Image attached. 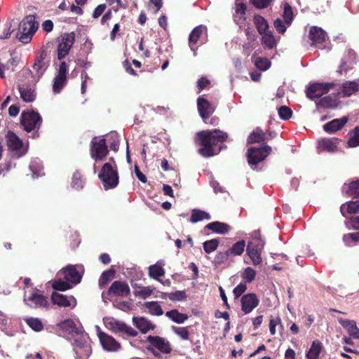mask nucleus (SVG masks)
<instances>
[{
	"label": "nucleus",
	"mask_w": 359,
	"mask_h": 359,
	"mask_svg": "<svg viewBox=\"0 0 359 359\" xmlns=\"http://www.w3.org/2000/svg\"><path fill=\"white\" fill-rule=\"evenodd\" d=\"M20 97L26 102H32L35 99L34 90L30 87L18 86Z\"/></svg>",
	"instance_id": "58836bf2"
},
{
	"label": "nucleus",
	"mask_w": 359,
	"mask_h": 359,
	"mask_svg": "<svg viewBox=\"0 0 359 359\" xmlns=\"http://www.w3.org/2000/svg\"><path fill=\"white\" fill-rule=\"evenodd\" d=\"M7 145L13 151H18L22 147V140L13 133L8 131L7 134Z\"/></svg>",
	"instance_id": "7c9ffc66"
},
{
	"label": "nucleus",
	"mask_w": 359,
	"mask_h": 359,
	"mask_svg": "<svg viewBox=\"0 0 359 359\" xmlns=\"http://www.w3.org/2000/svg\"><path fill=\"white\" fill-rule=\"evenodd\" d=\"M265 245L264 241L262 238L259 231H255L252 240L248 243L247 247L262 251Z\"/></svg>",
	"instance_id": "473e14b6"
},
{
	"label": "nucleus",
	"mask_w": 359,
	"mask_h": 359,
	"mask_svg": "<svg viewBox=\"0 0 359 359\" xmlns=\"http://www.w3.org/2000/svg\"><path fill=\"white\" fill-rule=\"evenodd\" d=\"M110 161H112L113 165L110 163H105L98 175L105 190L116 187L119 182L116 164L113 158H110Z\"/></svg>",
	"instance_id": "f03ea898"
},
{
	"label": "nucleus",
	"mask_w": 359,
	"mask_h": 359,
	"mask_svg": "<svg viewBox=\"0 0 359 359\" xmlns=\"http://www.w3.org/2000/svg\"><path fill=\"white\" fill-rule=\"evenodd\" d=\"M205 228L219 234H226L230 230L229 224L218 221L208 224Z\"/></svg>",
	"instance_id": "cd10ccee"
},
{
	"label": "nucleus",
	"mask_w": 359,
	"mask_h": 359,
	"mask_svg": "<svg viewBox=\"0 0 359 359\" xmlns=\"http://www.w3.org/2000/svg\"><path fill=\"white\" fill-rule=\"evenodd\" d=\"M254 24L259 33L262 34L269 32V23L266 19L260 15H255L253 18Z\"/></svg>",
	"instance_id": "72a5a7b5"
},
{
	"label": "nucleus",
	"mask_w": 359,
	"mask_h": 359,
	"mask_svg": "<svg viewBox=\"0 0 359 359\" xmlns=\"http://www.w3.org/2000/svg\"><path fill=\"white\" fill-rule=\"evenodd\" d=\"M53 288L57 291H66L72 287L71 283L67 280H62L61 278L55 280L53 285Z\"/></svg>",
	"instance_id": "8fccbe9b"
},
{
	"label": "nucleus",
	"mask_w": 359,
	"mask_h": 359,
	"mask_svg": "<svg viewBox=\"0 0 359 359\" xmlns=\"http://www.w3.org/2000/svg\"><path fill=\"white\" fill-rule=\"evenodd\" d=\"M343 191L353 198H359V180L345 183L343 187Z\"/></svg>",
	"instance_id": "c756f323"
},
{
	"label": "nucleus",
	"mask_w": 359,
	"mask_h": 359,
	"mask_svg": "<svg viewBox=\"0 0 359 359\" xmlns=\"http://www.w3.org/2000/svg\"><path fill=\"white\" fill-rule=\"evenodd\" d=\"M203 32H207V27L205 25H201L196 27L189 34V46L194 54L198 49V42Z\"/></svg>",
	"instance_id": "4468645a"
},
{
	"label": "nucleus",
	"mask_w": 359,
	"mask_h": 359,
	"mask_svg": "<svg viewBox=\"0 0 359 359\" xmlns=\"http://www.w3.org/2000/svg\"><path fill=\"white\" fill-rule=\"evenodd\" d=\"M271 147L264 144L260 147H252L247 150L248 163L252 169L255 170L256 166L271 153Z\"/></svg>",
	"instance_id": "20e7f679"
},
{
	"label": "nucleus",
	"mask_w": 359,
	"mask_h": 359,
	"mask_svg": "<svg viewBox=\"0 0 359 359\" xmlns=\"http://www.w3.org/2000/svg\"><path fill=\"white\" fill-rule=\"evenodd\" d=\"M286 23L280 18H277L274 20L273 25L277 32L280 34H284L287 29Z\"/></svg>",
	"instance_id": "774afa93"
},
{
	"label": "nucleus",
	"mask_w": 359,
	"mask_h": 359,
	"mask_svg": "<svg viewBox=\"0 0 359 359\" xmlns=\"http://www.w3.org/2000/svg\"><path fill=\"white\" fill-rule=\"evenodd\" d=\"M241 310L248 314L259 305V300L255 293H248L241 297Z\"/></svg>",
	"instance_id": "f8f14e48"
},
{
	"label": "nucleus",
	"mask_w": 359,
	"mask_h": 359,
	"mask_svg": "<svg viewBox=\"0 0 359 359\" xmlns=\"http://www.w3.org/2000/svg\"><path fill=\"white\" fill-rule=\"evenodd\" d=\"M326 32L320 27L313 26L309 32V39L312 41L311 45L321 44L325 41Z\"/></svg>",
	"instance_id": "f3484780"
},
{
	"label": "nucleus",
	"mask_w": 359,
	"mask_h": 359,
	"mask_svg": "<svg viewBox=\"0 0 359 359\" xmlns=\"http://www.w3.org/2000/svg\"><path fill=\"white\" fill-rule=\"evenodd\" d=\"M359 90V83L355 81H347L341 84L339 95L343 97H350Z\"/></svg>",
	"instance_id": "a211bd4d"
},
{
	"label": "nucleus",
	"mask_w": 359,
	"mask_h": 359,
	"mask_svg": "<svg viewBox=\"0 0 359 359\" xmlns=\"http://www.w3.org/2000/svg\"><path fill=\"white\" fill-rule=\"evenodd\" d=\"M279 116L283 120H288L292 117V109L285 106H281L278 109Z\"/></svg>",
	"instance_id": "680f3d73"
},
{
	"label": "nucleus",
	"mask_w": 359,
	"mask_h": 359,
	"mask_svg": "<svg viewBox=\"0 0 359 359\" xmlns=\"http://www.w3.org/2000/svg\"><path fill=\"white\" fill-rule=\"evenodd\" d=\"M266 139V133H265L260 128L257 127L249 135L247 139L248 144H255L264 142Z\"/></svg>",
	"instance_id": "c85d7f7f"
},
{
	"label": "nucleus",
	"mask_w": 359,
	"mask_h": 359,
	"mask_svg": "<svg viewBox=\"0 0 359 359\" xmlns=\"http://www.w3.org/2000/svg\"><path fill=\"white\" fill-rule=\"evenodd\" d=\"M340 212L344 217H346V214L359 213V201H351L343 203L340 207Z\"/></svg>",
	"instance_id": "bb28decb"
},
{
	"label": "nucleus",
	"mask_w": 359,
	"mask_h": 359,
	"mask_svg": "<svg viewBox=\"0 0 359 359\" xmlns=\"http://www.w3.org/2000/svg\"><path fill=\"white\" fill-rule=\"evenodd\" d=\"M261 35L262 36V43L265 48L271 50L276 48L277 43L271 31H269Z\"/></svg>",
	"instance_id": "e433bc0d"
},
{
	"label": "nucleus",
	"mask_w": 359,
	"mask_h": 359,
	"mask_svg": "<svg viewBox=\"0 0 359 359\" xmlns=\"http://www.w3.org/2000/svg\"><path fill=\"white\" fill-rule=\"evenodd\" d=\"M107 294L113 297H127L130 294V289L126 281L115 280L109 287Z\"/></svg>",
	"instance_id": "9b49d317"
},
{
	"label": "nucleus",
	"mask_w": 359,
	"mask_h": 359,
	"mask_svg": "<svg viewBox=\"0 0 359 359\" xmlns=\"http://www.w3.org/2000/svg\"><path fill=\"white\" fill-rule=\"evenodd\" d=\"M20 122L25 131L28 133L34 131L33 137H39L38 130L42 123V117L37 111H23Z\"/></svg>",
	"instance_id": "7ed1b4c3"
},
{
	"label": "nucleus",
	"mask_w": 359,
	"mask_h": 359,
	"mask_svg": "<svg viewBox=\"0 0 359 359\" xmlns=\"http://www.w3.org/2000/svg\"><path fill=\"white\" fill-rule=\"evenodd\" d=\"M47 53L45 50H42L40 52L39 55L36 57L32 67L36 72L38 78H40L46 71L47 67L45 59L46 57Z\"/></svg>",
	"instance_id": "4be33fe9"
},
{
	"label": "nucleus",
	"mask_w": 359,
	"mask_h": 359,
	"mask_svg": "<svg viewBox=\"0 0 359 359\" xmlns=\"http://www.w3.org/2000/svg\"><path fill=\"white\" fill-rule=\"evenodd\" d=\"M24 320L27 325L35 332H41L43 329V324L38 318L27 317Z\"/></svg>",
	"instance_id": "37998d69"
},
{
	"label": "nucleus",
	"mask_w": 359,
	"mask_h": 359,
	"mask_svg": "<svg viewBox=\"0 0 359 359\" xmlns=\"http://www.w3.org/2000/svg\"><path fill=\"white\" fill-rule=\"evenodd\" d=\"M100 342L105 350L116 351L119 347V344L112 337L104 333L100 334Z\"/></svg>",
	"instance_id": "393cba45"
},
{
	"label": "nucleus",
	"mask_w": 359,
	"mask_h": 359,
	"mask_svg": "<svg viewBox=\"0 0 359 359\" xmlns=\"http://www.w3.org/2000/svg\"><path fill=\"white\" fill-rule=\"evenodd\" d=\"M197 107L200 116L203 121L207 123V119L210 118L215 110V107L203 97H199L197 99Z\"/></svg>",
	"instance_id": "ddd939ff"
},
{
	"label": "nucleus",
	"mask_w": 359,
	"mask_h": 359,
	"mask_svg": "<svg viewBox=\"0 0 359 359\" xmlns=\"http://www.w3.org/2000/svg\"><path fill=\"white\" fill-rule=\"evenodd\" d=\"M228 140L229 134L219 129L201 130L194 137L198 153L206 158L217 156L226 149L225 142Z\"/></svg>",
	"instance_id": "f257e3e1"
},
{
	"label": "nucleus",
	"mask_w": 359,
	"mask_h": 359,
	"mask_svg": "<svg viewBox=\"0 0 359 359\" xmlns=\"http://www.w3.org/2000/svg\"><path fill=\"white\" fill-rule=\"evenodd\" d=\"M36 292L32 293L27 299L24 298V301L31 302L32 304H27L30 307L34 308H39V307H46L48 306V297L39 294L37 292L39 291L37 289H35Z\"/></svg>",
	"instance_id": "dca6fc26"
},
{
	"label": "nucleus",
	"mask_w": 359,
	"mask_h": 359,
	"mask_svg": "<svg viewBox=\"0 0 359 359\" xmlns=\"http://www.w3.org/2000/svg\"><path fill=\"white\" fill-rule=\"evenodd\" d=\"M219 241L216 238L206 241L203 243L204 251L210 254L217 250L219 245Z\"/></svg>",
	"instance_id": "5fc2aeb1"
},
{
	"label": "nucleus",
	"mask_w": 359,
	"mask_h": 359,
	"mask_svg": "<svg viewBox=\"0 0 359 359\" xmlns=\"http://www.w3.org/2000/svg\"><path fill=\"white\" fill-rule=\"evenodd\" d=\"M38 29V22L32 16H27L19 25L18 31L34 34Z\"/></svg>",
	"instance_id": "412c9836"
},
{
	"label": "nucleus",
	"mask_w": 359,
	"mask_h": 359,
	"mask_svg": "<svg viewBox=\"0 0 359 359\" xmlns=\"http://www.w3.org/2000/svg\"><path fill=\"white\" fill-rule=\"evenodd\" d=\"M246 10L247 6L245 0H236L235 11L236 14L240 15L241 18H245Z\"/></svg>",
	"instance_id": "13d9d810"
},
{
	"label": "nucleus",
	"mask_w": 359,
	"mask_h": 359,
	"mask_svg": "<svg viewBox=\"0 0 359 359\" xmlns=\"http://www.w3.org/2000/svg\"><path fill=\"white\" fill-rule=\"evenodd\" d=\"M339 142L340 140L337 137L322 138L318 140V147L323 151H334Z\"/></svg>",
	"instance_id": "b1692460"
},
{
	"label": "nucleus",
	"mask_w": 359,
	"mask_h": 359,
	"mask_svg": "<svg viewBox=\"0 0 359 359\" xmlns=\"http://www.w3.org/2000/svg\"><path fill=\"white\" fill-rule=\"evenodd\" d=\"M316 107L320 109H334L337 104L336 100L330 96H325L319 99L316 102Z\"/></svg>",
	"instance_id": "c9c22d12"
},
{
	"label": "nucleus",
	"mask_w": 359,
	"mask_h": 359,
	"mask_svg": "<svg viewBox=\"0 0 359 359\" xmlns=\"http://www.w3.org/2000/svg\"><path fill=\"white\" fill-rule=\"evenodd\" d=\"M145 306L148 309L149 313L153 316H161L163 313L161 306L157 302H146Z\"/></svg>",
	"instance_id": "de8ad7c7"
},
{
	"label": "nucleus",
	"mask_w": 359,
	"mask_h": 359,
	"mask_svg": "<svg viewBox=\"0 0 359 359\" xmlns=\"http://www.w3.org/2000/svg\"><path fill=\"white\" fill-rule=\"evenodd\" d=\"M133 323L143 334H146L150 330L155 328V325H152L149 320L143 317H133Z\"/></svg>",
	"instance_id": "a878e982"
},
{
	"label": "nucleus",
	"mask_w": 359,
	"mask_h": 359,
	"mask_svg": "<svg viewBox=\"0 0 359 359\" xmlns=\"http://www.w3.org/2000/svg\"><path fill=\"white\" fill-rule=\"evenodd\" d=\"M68 65L66 62L62 61L59 67L57 73L53 79V91L55 94L60 93L67 83V74Z\"/></svg>",
	"instance_id": "1a4fd4ad"
},
{
	"label": "nucleus",
	"mask_w": 359,
	"mask_h": 359,
	"mask_svg": "<svg viewBox=\"0 0 359 359\" xmlns=\"http://www.w3.org/2000/svg\"><path fill=\"white\" fill-rule=\"evenodd\" d=\"M230 257L228 251L225 252H219L215 257L212 263L215 266H220L221 264L227 262L228 259Z\"/></svg>",
	"instance_id": "6e6d98bb"
},
{
	"label": "nucleus",
	"mask_w": 359,
	"mask_h": 359,
	"mask_svg": "<svg viewBox=\"0 0 359 359\" xmlns=\"http://www.w3.org/2000/svg\"><path fill=\"white\" fill-rule=\"evenodd\" d=\"M339 323L346 330L348 334L353 339H359V328L357 327L356 323L354 320L339 318Z\"/></svg>",
	"instance_id": "5701e85b"
},
{
	"label": "nucleus",
	"mask_w": 359,
	"mask_h": 359,
	"mask_svg": "<svg viewBox=\"0 0 359 359\" xmlns=\"http://www.w3.org/2000/svg\"><path fill=\"white\" fill-rule=\"evenodd\" d=\"M351 137L347 142L349 147L359 146V126L355 127L353 131L350 132Z\"/></svg>",
	"instance_id": "603ef678"
},
{
	"label": "nucleus",
	"mask_w": 359,
	"mask_h": 359,
	"mask_svg": "<svg viewBox=\"0 0 359 359\" xmlns=\"http://www.w3.org/2000/svg\"><path fill=\"white\" fill-rule=\"evenodd\" d=\"M111 330L115 333H122L128 337H136L138 332L132 327L128 325L123 322L114 320L110 323Z\"/></svg>",
	"instance_id": "2eb2a0df"
},
{
	"label": "nucleus",
	"mask_w": 359,
	"mask_h": 359,
	"mask_svg": "<svg viewBox=\"0 0 359 359\" xmlns=\"http://www.w3.org/2000/svg\"><path fill=\"white\" fill-rule=\"evenodd\" d=\"M115 273L116 271L113 266H111L109 269L103 271L99 279L100 287H102L108 284L114 278Z\"/></svg>",
	"instance_id": "79ce46f5"
},
{
	"label": "nucleus",
	"mask_w": 359,
	"mask_h": 359,
	"mask_svg": "<svg viewBox=\"0 0 359 359\" xmlns=\"http://www.w3.org/2000/svg\"><path fill=\"white\" fill-rule=\"evenodd\" d=\"M75 42V34L65 33L61 36V40L57 45V58L62 60L69 53V50Z\"/></svg>",
	"instance_id": "9d476101"
},
{
	"label": "nucleus",
	"mask_w": 359,
	"mask_h": 359,
	"mask_svg": "<svg viewBox=\"0 0 359 359\" xmlns=\"http://www.w3.org/2000/svg\"><path fill=\"white\" fill-rule=\"evenodd\" d=\"M348 118L347 116H343L341 118H335L332 121L325 123L323 126V130L329 133H335L341 130L344 125L348 122Z\"/></svg>",
	"instance_id": "6ab92c4d"
},
{
	"label": "nucleus",
	"mask_w": 359,
	"mask_h": 359,
	"mask_svg": "<svg viewBox=\"0 0 359 359\" xmlns=\"http://www.w3.org/2000/svg\"><path fill=\"white\" fill-rule=\"evenodd\" d=\"M172 330L182 339L187 340L189 337V332L187 327H173Z\"/></svg>",
	"instance_id": "e2e57ef3"
},
{
	"label": "nucleus",
	"mask_w": 359,
	"mask_h": 359,
	"mask_svg": "<svg viewBox=\"0 0 359 359\" xmlns=\"http://www.w3.org/2000/svg\"><path fill=\"white\" fill-rule=\"evenodd\" d=\"M256 271L251 267H247L242 273V278L247 282L251 283L255 280Z\"/></svg>",
	"instance_id": "0e129e2a"
},
{
	"label": "nucleus",
	"mask_w": 359,
	"mask_h": 359,
	"mask_svg": "<svg viewBox=\"0 0 359 359\" xmlns=\"http://www.w3.org/2000/svg\"><path fill=\"white\" fill-rule=\"evenodd\" d=\"M84 180L79 171H76L73 174L72 180V187L77 190L81 189L83 187Z\"/></svg>",
	"instance_id": "3c124183"
},
{
	"label": "nucleus",
	"mask_w": 359,
	"mask_h": 359,
	"mask_svg": "<svg viewBox=\"0 0 359 359\" xmlns=\"http://www.w3.org/2000/svg\"><path fill=\"white\" fill-rule=\"evenodd\" d=\"M84 273V267L81 264H68L62 268L57 275L62 277L65 280L72 285H77L81 283Z\"/></svg>",
	"instance_id": "39448f33"
},
{
	"label": "nucleus",
	"mask_w": 359,
	"mask_h": 359,
	"mask_svg": "<svg viewBox=\"0 0 359 359\" xmlns=\"http://www.w3.org/2000/svg\"><path fill=\"white\" fill-rule=\"evenodd\" d=\"M164 274H165L164 269L158 262L155 264L151 265L149 267V275L151 278H153L154 279H156V280L161 282L160 277L164 276Z\"/></svg>",
	"instance_id": "a19ab883"
},
{
	"label": "nucleus",
	"mask_w": 359,
	"mask_h": 359,
	"mask_svg": "<svg viewBox=\"0 0 359 359\" xmlns=\"http://www.w3.org/2000/svg\"><path fill=\"white\" fill-rule=\"evenodd\" d=\"M152 294V290L149 287H138V290L134 291L135 297L146 299Z\"/></svg>",
	"instance_id": "052dcab7"
},
{
	"label": "nucleus",
	"mask_w": 359,
	"mask_h": 359,
	"mask_svg": "<svg viewBox=\"0 0 359 359\" xmlns=\"http://www.w3.org/2000/svg\"><path fill=\"white\" fill-rule=\"evenodd\" d=\"M255 66L260 70L265 71L271 66V62L266 57H258L255 62Z\"/></svg>",
	"instance_id": "bf43d9fd"
},
{
	"label": "nucleus",
	"mask_w": 359,
	"mask_h": 359,
	"mask_svg": "<svg viewBox=\"0 0 359 359\" xmlns=\"http://www.w3.org/2000/svg\"><path fill=\"white\" fill-rule=\"evenodd\" d=\"M57 327L64 334H79L80 332L76 327V323L72 319H66L57 324Z\"/></svg>",
	"instance_id": "aec40b11"
},
{
	"label": "nucleus",
	"mask_w": 359,
	"mask_h": 359,
	"mask_svg": "<svg viewBox=\"0 0 359 359\" xmlns=\"http://www.w3.org/2000/svg\"><path fill=\"white\" fill-rule=\"evenodd\" d=\"M336 85L337 83L334 82L311 83L306 88V97L311 100L319 99L323 95L327 94Z\"/></svg>",
	"instance_id": "6e6552de"
},
{
	"label": "nucleus",
	"mask_w": 359,
	"mask_h": 359,
	"mask_svg": "<svg viewBox=\"0 0 359 359\" xmlns=\"http://www.w3.org/2000/svg\"><path fill=\"white\" fill-rule=\"evenodd\" d=\"M245 245V241L244 240H240L227 250L228 253L230 257L240 256L243 253Z\"/></svg>",
	"instance_id": "ea45409f"
},
{
	"label": "nucleus",
	"mask_w": 359,
	"mask_h": 359,
	"mask_svg": "<svg viewBox=\"0 0 359 359\" xmlns=\"http://www.w3.org/2000/svg\"><path fill=\"white\" fill-rule=\"evenodd\" d=\"M168 297L172 301H182L187 298L184 291H176L171 293H164L163 297Z\"/></svg>",
	"instance_id": "4d7b16f0"
},
{
	"label": "nucleus",
	"mask_w": 359,
	"mask_h": 359,
	"mask_svg": "<svg viewBox=\"0 0 359 359\" xmlns=\"http://www.w3.org/2000/svg\"><path fill=\"white\" fill-rule=\"evenodd\" d=\"M343 241L347 246H353L359 242V232L348 233L344 235Z\"/></svg>",
	"instance_id": "864d4df0"
},
{
	"label": "nucleus",
	"mask_w": 359,
	"mask_h": 359,
	"mask_svg": "<svg viewBox=\"0 0 359 359\" xmlns=\"http://www.w3.org/2000/svg\"><path fill=\"white\" fill-rule=\"evenodd\" d=\"M282 16L287 25H290L294 19V14L292 6L287 2L284 4L283 13Z\"/></svg>",
	"instance_id": "49530a36"
},
{
	"label": "nucleus",
	"mask_w": 359,
	"mask_h": 359,
	"mask_svg": "<svg viewBox=\"0 0 359 359\" xmlns=\"http://www.w3.org/2000/svg\"><path fill=\"white\" fill-rule=\"evenodd\" d=\"M165 316L177 323H183L188 319V316L187 314L181 313L177 309L167 311Z\"/></svg>",
	"instance_id": "c03bdc74"
},
{
	"label": "nucleus",
	"mask_w": 359,
	"mask_h": 359,
	"mask_svg": "<svg viewBox=\"0 0 359 359\" xmlns=\"http://www.w3.org/2000/svg\"><path fill=\"white\" fill-rule=\"evenodd\" d=\"M147 341L149 343L151 347H147V350L152 352L153 354L159 357L160 354L158 352L155 351L154 348L158 350L163 353H170L172 351V346L170 341L165 338L159 336H151L149 335L147 338Z\"/></svg>",
	"instance_id": "423d86ee"
},
{
	"label": "nucleus",
	"mask_w": 359,
	"mask_h": 359,
	"mask_svg": "<svg viewBox=\"0 0 359 359\" xmlns=\"http://www.w3.org/2000/svg\"><path fill=\"white\" fill-rule=\"evenodd\" d=\"M273 0H250L255 8L263 9L267 8Z\"/></svg>",
	"instance_id": "338daca9"
},
{
	"label": "nucleus",
	"mask_w": 359,
	"mask_h": 359,
	"mask_svg": "<svg viewBox=\"0 0 359 359\" xmlns=\"http://www.w3.org/2000/svg\"><path fill=\"white\" fill-rule=\"evenodd\" d=\"M280 325L281 327V319L279 316H276V318L271 317L269 321V331L271 335H274L276 334V327Z\"/></svg>",
	"instance_id": "69168bd1"
},
{
	"label": "nucleus",
	"mask_w": 359,
	"mask_h": 359,
	"mask_svg": "<svg viewBox=\"0 0 359 359\" xmlns=\"http://www.w3.org/2000/svg\"><path fill=\"white\" fill-rule=\"evenodd\" d=\"M106 139L109 143V147L111 150L117 151L119 147V137L116 132L108 134Z\"/></svg>",
	"instance_id": "09e8293b"
},
{
	"label": "nucleus",
	"mask_w": 359,
	"mask_h": 359,
	"mask_svg": "<svg viewBox=\"0 0 359 359\" xmlns=\"http://www.w3.org/2000/svg\"><path fill=\"white\" fill-rule=\"evenodd\" d=\"M322 349V343L318 340L313 341L306 355V359H318Z\"/></svg>",
	"instance_id": "f704fd0d"
},
{
	"label": "nucleus",
	"mask_w": 359,
	"mask_h": 359,
	"mask_svg": "<svg viewBox=\"0 0 359 359\" xmlns=\"http://www.w3.org/2000/svg\"><path fill=\"white\" fill-rule=\"evenodd\" d=\"M210 219L211 216L208 212L199 209H194L191 211V215L189 221L191 223H196L204 219L210 220Z\"/></svg>",
	"instance_id": "4c0bfd02"
},
{
	"label": "nucleus",
	"mask_w": 359,
	"mask_h": 359,
	"mask_svg": "<svg viewBox=\"0 0 359 359\" xmlns=\"http://www.w3.org/2000/svg\"><path fill=\"white\" fill-rule=\"evenodd\" d=\"M246 251L254 265H259L262 263V251L246 247Z\"/></svg>",
	"instance_id": "a18cd8bd"
},
{
	"label": "nucleus",
	"mask_w": 359,
	"mask_h": 359,
	"mask_svg": "<svg viewBox=\"0 0 359 359\" xmlns=\"http://www.w3.org/2000/svg\"><path fill=\"white\" fill-rule=\"evenodd\" d=\"M107 140L104 137H94L90 142V156L95 161L103 160L109 154Z\"/></svg>",
	"instance_id": "0eeeda50"
},
{
	"label": "nucleus",
	"mask_w": 359,
	"mask_h": 359,
	"mask_svg": "<svg viewBox=\"0 0 359 359\" xmlns=\"http://www.w3.org/2000/svg\"><path fill=\"white\" fill-rule=\"evenodd\" d=\"M51 301L53 304L59 306L67 307L72 305L71 299L66 295L53 292L51 294Z\"/></svg>",
	"instance_id": "2f4dec72"
}]
</instances>
